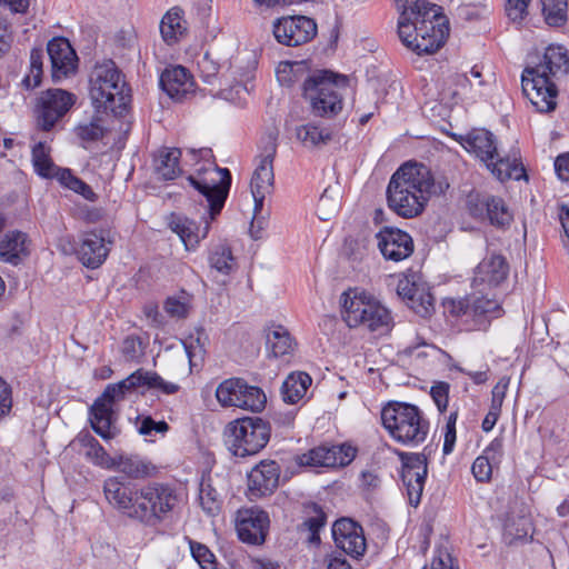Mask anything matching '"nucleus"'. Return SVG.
I'll list each match as a JSON object with an SVG mask.
<instances>
[{
	"mask_svg": "<svg viewBox=\"0 0 569 569\" xmlns=\"http://www.w3.org/2000/svg\"><path fill=\"white\" fill-rule=\"evenodd\" d=\"M449 188L446 179H436L432 171L418 162H406L391 176L387 187L389 209L405 219L419 217L431 197Z\"/></svg>",
	"mask_w": 569,
	"mask_h": 569,
	"instance_id": "1",
	"label": "nucleus"
},
{
	"mask_svg": "<svg viewBox=\"0 0 569 569\" xmlns=\"http://www.w3.org/2000/svg\"><path fill=\"white\" fill-rule=\"evenodd\" d=\"M400 12L398 36L408 49L421 53H433L449 36L448 21L440 8L427 0H396Z\"/></svg>",
	"mask_w": 569,
	"mask_h": 569,
	"instance_id": "2",
	"label": "nucleus"
},
{
	"mask_svg": "<svg viewBox=\"0 0 569 569\" xmlns=\"http://www.w3.org/2000/svg\"><path fill=\"white\" fill-rule=\"evenodd\" d=\"M569 69L567 50L561 46H549L539 64L526 68L522 73V90L539 112H550L557 106V88L551 80Z\"/></svg>",
	"mask_w": 569,
	"mask_h": 569,
	"instance_id": "3",
	"label": "nucleus"
},
{
	"mask_svg": "<svg viewBox=\"0 0 569 569\" xmlns=\"http://www.w3.org/2000/svg\"><path fill=\"white\" fill-rule=\"evenodd\" d=\"M148 386L162 390L164 393H174L178 386L166 382L156 372L137 370L118 383L107 386L103 393L94 401L90 409V422L92 429L103 439H111L114 436L112 428V405L123 399L124 395L132 389Z\"/></svg>",
	"mask_w": 569,
	"mask_h": 569,
	"instance_id": "4",
	"label": "nucleus"
},
{
	"mask_svg": "<svg viewBox=\"0 0 569 569\" xmlns=\"http://www.w3.org/2000/svg\"><path fill=\"white\" fill-rule=\"evenodd\" d=\"M90 98L98 111L122 116L131 101V91L112 60L97 62L90 73Z\"/></svg>",
	"mask_w": 569,
	"mask_h": 569,
	"instance_id": "5",
	"label": "nucleus"
},
{
	"mask_svg": "<svg viewBox=\"0 0 569 569\" xmlns=\"http://www.w3.org/2000/svg\"><path fill=\"white\" fill-rule=\"evenodd\" d=\"M348 84L346 76L319 70L305 80L303 94L316 116L330 118L342 110Z\"/></svg>",
	"mask_w": 569,
	"mask_h": 569,
	"instance_id": "6",
	"label": "nucleus"
},
{
	"mask_svg": "<svg viewBox=\"0 0 569 569\" xmlns=\"http://www.w3.org/2000/svg\"><path fill=\"white\" fill-rule=\"evenodd\" d=\"M381 421L389 435L405 445L423 442L429 431V422L420 409L406 402H390L385 406Z\"/></svg>",
	"mask_w": 569,
	"mask_h": 569,
	"instance_id": "7",
	"label": "nucleus"
},
{
	"mask_svg": "<svg viewBox=\"0 0 569 569\" xmlns=\"http://www.w3.org/2000/svg\"><path fill=\"white\" fill-rule=\"evenodd\" d=\"M270 436V423L260 417L236 419L224 430L229 450L241 458L260 452L269 442Z\"/></svg>",
	"mask_w": 569,
	"mask_h": 569,
	"instance_id": "8",
	"label": "nucleus"
},
{
	"mask_svg": "<svg viewBox=\"0 0 569 569\" xmlns=\"http://www.w3.org/2000/svg\"><path fill=\"white\" fill-rule=\"evenodd\" d=\"M342 317L350 328L366 327L370 331L387 330L391 323L389 310L372 296L361 292H343Z\"/></svg>",
	"mask_w": 569,
	"mask_h": 569,
	"instance_id": "9",
	"label": "nucleus"
},
{
	"mask_svg": "<svg viewBox=\"0 0 569 569\" xmlns=\"http://www.w3.org/2000/svg\"><path fill=\"white\" fill-rule=\"evenodd\" d=\"M134 501L133 519L147 525H157L173 509L177 497L168 486L149 483L138 490Z\"/></svg>",
	"mask_w": 569,
	"mask_h": 569,
	"instance_id": "10",
	"label": "nucleus"
},
{
	"mask_svg": "<svg viewBox=\"0 0 569 569\" xmlns=\"http://www.w3.org/2000/svg\"><path fill=\"white\" fill-rule=\"evenodd\" d=\"M188 181L206 197L209 203L210 220H213L220 213L227 199L231 184L230 171L213 166L206 169L203 173L189 176Z\"/></svg>",
	"mask_w": 569,
	"mask_h": 569,
	"instance_id": "11",
	"label": "nucleus"
},
{
	"mask_svg": "<svg viewBox=\"0 0 569 569\" xmlns=\"http://www.w3.org/2000/svg\"><path fill=\"white\" fill-rule=\"evenodd\" d=\"M216 397L223 407H238L250 411H261L267 401L260 388L249 386L240 378L222 381L216 390Z\"/></svg>",
	"mask_w": 569,
	"mask_h": 569,
	"instance_id": "12",
	"label": "nucleus"
},
{
	"mask_svg": "<svg viewBox=\"0 0 569 569\" xmlns=\"http://www.w3.org/2000/svg\"><path fill=\"white\" fill-rule=\"evenodd\" d=\"M76 96L62 89H50L41 94L37 104L38 126L49 131L74 104Z\"/></svg>",
	"mask_w": 569,
	"mask_h": 569,
	"instance_id": "13",
	"label": "nucleus"
},
{
	"mask_svg": "<svg viewBox=\"0 0 569 569\" xmlns=\"http://www.w3.org/2000/svg\"><path fill=\"white\" fill-rule=\"evenodd\" d=\"M273 34L279 43L297 47L315 38L317 24L305 16L283 17L273 23Z\"/></svg>",
	"mask_w": 569,
	"mask_h": 569,
	"instance_id": "14",
	"label": "nucleus"
},
{
	"mask_svg": "<svg viewBox=\"0 0 569 569\" xmlns=\"http://www.w3.org/2000/svg\"><path fill=\"white\" fill-rule=\"evenodd\" d=\"M427 458L423 453L402 455V481L407 488V495L411 506L420 502L427 477Z\"/></svg>",
	"mask_w": 569,
	"mask_h": 569,
	"instance_id": "15",
	"label": "nucleus"
},
{
	"mask_svg": "<svg viewBox=\"0 0 569 569\" xmlns=\"http://www.w3.org/2000/svg\"><path fill=\"white\" fill-rule=\"evenodd\" d=\"M467 204L472 217L479 219L487 218L491 224L503 227L512 220L508 207L499 197L470 193Z\"/></svg>",
	"mask_w": 569,
	"mask_h": 569,
	"instance_id": "16",
	"label": "nucleus"
},
{
	"mask_svg": "<svg viewBox=\"0 0 569 569\" xmlns=\"http://www.w3.org/2000/svg\"><path fill=\"white\" fill-rule=\"evenodd\" d=\"M269 517L263 510L256 508L240 509L236 517V529L241 541L261 545L266 540Z\"/></svg>",
	"mask_w": 569,
	"mask_h": 569,
	"instance_id": "17",
	"label": "nucleus"
},
{
	"mask_svg": "<svg viewBox=\"0 0 569 569\" xmlns=\"http://www.w3.org/2000/svg\"><path fill=\"white\" fill-rule=\"evenodd\" d=\"M47 52L51 62V77L59 82L76 73L78 57L70 42L62 37L51 39L47 44Z\"/></svg>",
	"mask_w": 569,
	"mask_h": 569,
	"instance_id": "18",
	"label": "nucleus"
},
{
	"mask_svg": "<svg viewBox=\"0 0 569 569\" xmlns=\"http://www.w3.org/2000/svg\"><path fill=\"white\" fill-rule=\"evenodd\" d=\"M377 244L383 258L395 262L410 257L413 252L411 236L398 228L385 227L377 236Z\"/></svg>",
	"mask_w": 569,
	"mask_h": 569,
	"instance_id": "19",
	"label": "nucleus"
},
{
	"mask_svg": "<svg viewBox=\"0 0 569 569\" xmlns=\"http://www.w3.org/2000/svg\"><path fill=\"white\" fill-rule=\"evenodd\" d=\"M280 467L273 460H263L248 475V492L250 499L271 495L279 485Z\"/></svg>",
	"mask_w": 569,
	"mask_h": 569,
	"instance_id": "20",
	"label": "nucleus"
},
{
	"mask_svg": "<svg viewBox=\"0 0 569 569\" xmlns=\"http://www.w3.org/2000/svg\"><path fill=\"white\" fill-rule=\"evenodd\" d=\"M332 536L337 547L351 557L358 558L366 551L362 527L351 519L337 520L332 527Z\"/></svg>",
	"mask_w": 569,
	"mask_h": 569,
	"instance_id": "21",
	"label": "nucleus"
},
{
	"mask_svg": "<svg viewBox=\"0 0 569 569\" xmlns=\"http://www.w3.org/2000/svg\"><path fill=\"white\" fill-rule=\"evenodd\" d=\"M162 90L173 100L181 102L194 93V81L182 66L167 68L160 77Z\"/></svg>",
	"mask_w": 569,
	"mask_h": 569,
	"instance_id": "22",
	"label": "nucleus"
},
{
	"mask_svg": "<svg viewBox=\"0 0 569 569\" xmlns=\"http://www.w3.org/2000/svg\"><path fill=\"white\" fill-rule=\"evenodd\" d=\"M460 144L469 152L475 153L485 164L498 156L497 140L486 129H472L459 137Z\"/></svg>",
	"mask_w": 569,
	"mask_h": 569,
	"instance_id": "23",
	"label": "nucleus"
},
{
	"mask_svg": "<svg viewBox=\"0 0 569 569\" xmlns=\"http://www.w3.org/2000/svg\"><path fill=\"white\" fill-rule=\"evenodd\" d=\"M277 144L276 136H269V142L260 156L259 163L252 174L250 187L251 191L271 192L273 187V158L276 156Z\"/></svg>",
	"mask_w": 569,
	"mask_h": 569,
	"instance_id": "24",
	"label": "nucleus"
},
{
	"mask_svg": "<svg viewBox=\"0 0 569 569\" xmlns=\"http://www.w3.org/2000/svg\"><path fill=\"white\" fill-rule=\"evenodd\" d=\"M77 253L86 267L94 269L101 266L109 253L103 233L96 231L84 233Z\"/></svg>",
	"mask_w": 569,
	"mask_h": 569,
	"instance_id": "25",
	"label": "nucleus"
},
{
	"mask_svg": "<svg viewBox=\"0 0 569 569\" xmlns=\"http://www.w3.org/2000/svg\"><path fill=\"white\" fill-rule=\"evenodd\" d=\"M138 490L123 485L117 477L108 478L103 486L104 496L109 503L130 518H133Z\"/></svg>",
	"mask_w": 569,
	"mask_h": 569,
	"instance_id": "26",
	"label": "nucleus"
},
{
	"mask_svg": "<svg viewBox=\"0 0 569 569\" xmlns=\"http://www.w3.org/2000/svg\"><path fill=\"white\" fill-rule=\"evenodd\" d=\"M509 273V264L501 254L485 258L476 268L473 283L495 287L501 283Z\"/></svg>",
	"mask_w": 569,
	"mask_h": 569,
	"instance_id": "27",
	"label": "nucleus"
},
{
	"mask_svg": "<svg viewBox=\"0 0 569 569\" xmlns=\"http://www.w3.org/2000/svg\"><path fill=\"white\" fill-rule=\"evenodd\" d=\"M30 253V240L24 232L9 231L0 239V260L17 266Z\"/></svg>",
	"mask_w": 569,
	"mask_h": 569,
	"instance_id": "28",
	"label": "nucleus"
},
{
	"mask_svg": "<svg viewBox=\"0 0 569 569\" xmlns=\"http://www.w3.org/2000/svg\"><path fill=\"white\" fill-rule=\"evenodd\" d=\"M171 230L177 233L186 246L187 250L194 249L204 239L210 229V221L206 220L200 228L188 218L176 217L170 221Z\"/></svg>",
	"mask_w": 569,
	"mask_h": 569,
	"instance_id": "29",
	"label": "nucleus"
},
{
	"mask_svg": "<svg viewBox=\"0 0 569 569\" xmlns=\"http://www.w3.org/2000/svg\"><path fill=\"white\" fill-rule=\"evenodd\" d=\"M160 32L163 41L168 44H174L184 37L187 32V21L183 18V10L173 7L167 11L160 21Z\"/></svg>",
	"mask_w": 569,
	"mask_h": 569,
	"instance_id": "30",
	"label": "nucleus"
},
{
	"mask_svg": "<svg viewBox=\"0 0 569 569\" xmlns=\"http://www.w3.org/2000/svg\"><path fill=\"white\" fill-rule=\"evenodd\" d=\"M490 172L501 182L513 179L520 180L527 178L526 171L519 159L513 154L512 157H500L491 159V163H486Z\"/></svg>",
	"mask_w": 569,
	"mask_h": 569,
	"instance_id": "31",
	"label": "nucleus"
},
{
	"mask_svg": "<svg viewBox=\"0 0 569 569\" xmlns=\"http://www.w3.org/2000/svg\"><path fill=\"white\" fill-rule=\"evenodd\" d=\"M499 315L500 306L497 300L485 296H470V320L473 328L481 329L490 317H498Z\"/></svg>",
	"mask_w": 569,
	"mask_h": 569,
	"instance_id": "32",
	"label": "nucleus"
},
{
	"mask_svg": "<svg viewBox=\"0 0 569 569\" xmlns=\"http://www.w3.org/2000/svg\"><path fill=\"white\" fill-rule=\"evenodd\" d=\"M181 150L178 148H162L154 157V170L163 180H172L177 178L181 170L179 159Z\"/></svg>",
	"mask_w": 569,
	"mask_h": 569,
	"instance_id": "33",
	"label": "nucleus"
},
{
	"mask_svg": "<svg viewBox=\"0 0 569 569\" xmlns=\"http://www.w3.org/2000/svg\"><path fill=\"white\" fill-rule=\"evenodd\" d=\"M296 137L307 149H317L332 140V131L328 127L307 123L297 127Z\"/></svg>",
	"mask_w": 569,
	"mask_h": 569,
	"instance_id": "34",
	"label": "nucleus"
},
{
	"mask_svg": "<svg viewBox=\"0 0 569 569\" xmlns=\"http://www.w3.org/2000/svg\"><path fill=\"white\" fill-rule=\"evenodd\" d=\"M267 349L273 357H282L293 351L295 342L289 331L282 326H272L266 336Z\"/></svg>",
	"mask_w": 569,
	"mask_h": 569,
	"instance_id": "35",
	"label": "nucleus"
},
{
	"mask_svg": "<svg viewBox=\"0 0 569 569\" xmlns=\"http://www.w3.org/2000/svg\"><path fill=\"white\" fill-rule=\"evenodd\" d=\"M111 469L124 473L129 478L137 479L150 476L154 468L150 462L144 461L138 456L120 455L114 457V465Z\"/></svg>",
	"mask_w": 569,
	"mask_h": 569,
	"instance_id": "36",
	"label": "nucleus"
},
{
	"mask_svg": "<svg viewBox=\"0 0 569 569\" xmlns=\"http://www.w3.org/2000/svg\"><path fill=\"white\" fill-rule=\"evenodd\" d=\"M312 380L306 372L290 373L282 383V397L287 403H297L306 395Z\"/></svg>",
	"mask_w": 569,
	"mask_h": 569,
	"instance_id": "37",
	"label": "nucleus"
},
{
	"mask_svg": "<svg viewBox=\"0 0 569 569\" xmlns=\"http://www.w3.org/2000/svg\"><path fill=\"white\" fill-rule=\"evenodd\" d=\"M32 164L34 171L43 178H52L57 177V171L59 170L51 157H50V147L44 142H38L32 148Z\"/></svg>",
	"mask_w": 569,
	"mask_h": 569,
	"instance_id": "38",
	"label": "nucleus"
},
{
	"mask_svg": "<svg viewBox=\"0 0 569 569\" xmlns=\"http://www.w3.org/2000/svg\"><path fill=\"white\" fill-rule=\"evenodd\" d=\"M302 466L333 468L341 463L338 460L333 447H317L300 457Z\"/></svg>",
	"mask_w": 569,
	"mask_h": 569,
	"instance_id": "39",
	"label": "nucleus"
},
{
	"mask_svg": "<svg viewBox=\"0 0 569 569\" xmlns=\"http://www.w3.org/2000/svg\"><path fill=\"white\" fill-rule=\"evenodd\" d=\"M80 442L86 448V457L93 463L111 469L114 465V457H110L96 438L90 435L82 436Z\"/></svg>",
	"mask_w": 569,
	"mask_h": 569,
	"instance_id": "40",
	"label": "nucleus"
},
{
	"mask_svg": "<svg viewBox=\"0 0 569 569\" xmlns=\"http://www.w3.org/2000/svg\"><path fill=\"white\" fill-rule=\"evenodd\" d=\"M406 305L422 318L431 316L435 311V298L429 288L425 284L416 292L415 296L409 297Z\"/></svg>",
	"mask_w": 569,
	"mask_h": 569,
	"instance_id": "41",
	"label": "nucleus"
},
{
	"mask_svg": "<svg viewBox=\"0 0 569 569\" xmlns=\"http://www.w3.org/2000/svg\"><path fill=\"white\" fill-rule=\"evenodd\" d=\"M545 20L549 26L558 27L566 22L568 12L567 0H540Z\"/></svg>",
	"mask_w": 569,
	"mask_h": 569,
	"instance_id": "42",
	"label": "nucleus"
},
{
	"mask_svg": "<svg viewBox=\"0 0 569 569\" xmlns=\"http://www.w3.org/2000/svg\"><path fill=\"white\" fill-rule=\"evenodd\" d=\"M209 263L222 274H229L236 266L231 249L226 244H218L212 249Z\"/></svg>",
	"mask_w": 569,
	"mask_h": 569,
	"instance_id": "43",
	"label": "nucleus"
},
{
	"mask_svg": "<svg viewBox=\"0 0 569 569\" xmlns=\"http://www.w3.org/2000/svg\"><path fill=\"white\" fill-rule=\"evenodd\" d=\"M57 179L68 189L81 194L84 199L94 201L97 196L89 184L74 177L69 169L57 171Z\"/></svg>",
	"mask_w": 569,
	"mask_h": 569,
	"instance_id": "44",
	"label": "nucleus"
},
{
	"mask_svg": "<svg viewBox=\"0 0 569 569\" xmlns=\"http://www.w3.org/2000/svg\"><path fill=\"white\" fill-rule=\"evenodd\" d=\"M42 59L43 53L41 49L31 50L30 70L29 73L22 79V84L27 89H33L40 84L42 77Z\"/></svg>",
	"mask_w": 569,
	"mask_h": 569,
	"instance_id": "45",
	"label": "nucleus"
},
{
	"mask_svg": "<svg viewBox=\"0 0 569 569\" xmlns=\"http://www.w3.org/2000/svg\"><path fill=\"white\" fill-rule=\"evenodd\" d=\"M199 500L203 511L210 516H214L220 510L218 492L207 481H202L200 485Z\"/></svg>",
	"mask_w": 569,
	"mask_h": 569,
	"instance_id": "46",
	"label": "nucleus"
},
{
	"mask_svg": "<svg viewBox=\"0 0 569 569\" xmlns=\"http://www.w3.org/2000/svg\"><path fill=\"white\" fill-rule=\"evenodd\" d=\"M500 447L499 442L493 441L489 448L486 449L485 455L479 456L472 463L471 471L475 478L480 481L485 482L490 480L492 475V466L489 460L488 453L495 448Z\"/></svg>",
	"mask_w": 569,
	"mask_h": 569,
	"instance_id": "47",
	"label": "nucleus"
},
{
	"mask_svg": "<svg viewBox=\"0 0 569 569\" xmlns=\"http://www.w3.org/2000/svg\"><path fill=\"white\" fill-rule=\"evenodd\" d=\"M182 345L189 359L190 367L198 366L203 361L206 349L204 345L201 342V336L199 333L196 337L189 336L182 341Z\"/></svg>",
	"mask_w": 569,
	"mask_h": 569,
	"instance_id": "48",
	"label": "nucleus"
},
{
	"mask_svg": "<svg viewBox=\"0 0 569 569\" xmlns=\"http://www.w3.org/2000/svg\"><path fill=\"white\" fill-rule=\"evenodd\" d=\"M74 132L82 142L98 141L103 137V128L98 118H93L89 122L78 124Z\"/></svg>",
	"mask_w": 569,
	"mask_h": 569,
	"instance_id": "49",
	"label": "nucleus"
},
{
	"mask_svg": "<svg viewBox=\"0 0 569 569\" xmlns=\"http://www.w3.org/2000/svg\"><path fill=\"white\" fill-rule=\"evenodd\" d=\"M311 511L313 515L306 519L302 526L311 532L309 542L319 543V531L326 525L327 519L325 512L317 505L311 506Z\"/></svg>",
	"mask_w": 569,
	"mask_h": 569,
	"instance_id": "50",
	"label": "nucleus"
},
{
	"mask_svg": "<svg viewBox=\"0 0 569 569\" xmlns=\"http://www.w3.org/2000/svg\"><path fill=\"white\" fill-rule=\"evenodd\" d=\"M445 313L452 317H466L470 320V296L467 298H446L442 301Z\"/></svg>",
	"mask_w": 569,
	"mask_h": 569,
	"instance_id": "51",
	"label": "nucleus"
},
{
	"mask_svg": "<svg viewBox=\"0 0 569 569\" xmlns=\"http://www.w3.org/2000/svg\"><path fill=\"white\" fill-rule=\"evenodd\" d=\"M190 550L201 569H216L214 556L207 546L190 540Z\"/></svg>",
	"mask_w": 569,
	"mask_h": 569,
	"instance_id": "52",
	"label": "nucleus"
},
{
	"mask_svg": "<svg viewBox=\"0 0 569 569\" xmlns=\"http://www.w3.org/2000/svg\"><path fill=\"white\" fill-rule=\"evenodd\" d=\"M198 67L204 82L211 83L220 70L219 63L209 54L204 53L198 61Z\"/></svg>",
	"mask_w": 569,
	"mask_h": 569,
	"instance_id": "53",
	"label": "nucleus"
},
{
	"mask_svg": "<svg viewBox=\"0 0 569 569\" xmlns=\"http://www.w3.org/2000/svg\"><path fill=\"white\" fill-rule=\"evenodd\" d=\"M422 283H418L415 277L403 276L398 280L397 293L405 301L408 302L409 297L416 295V292L422 287Z\"/></svg>",
	"mask_w": 569,
	"mask_h": 569,
	"instance_id": "54",
	"label": "nucleus"
},
{
	"mask_svg": "<svg viewBox=\"0 0 569 569\" xmlns=\"http://www.w3.org/2000/svg\"><path fill=\"white\" fill-rule=\"evenodd\" d=\"M458 418V412L452 411L447 418L446 423V432H445V441H443V453L449 455L452 452L455 443H456V422Z\"/></svg>",
	"mask_w": 569,
	"mask_h": 569,
	"instance_id": "55",
	"label": "nucleus"
},
{
	"mask_svg": "<svg viewBox=\"0 0 569 569\" xmlns=\"http://www.w3.org/2000/svg\"><path fill=\"white\" fill-rule=\"evenodd\" d=\"M449 383L438 382L431 387L430 395L440 412L446 411L449 401Z\"/></svg>",
	"mask_w": 569,
	"mask_h": 569,
	"instance_id": "56",
	"label": "nucleus"
},
{
	"mask_svg": "<svg viewBox=\"0 0 569 569\" xmlns=\"http://www.w3.org/2000/svg\"><path fill=\"white\" fill-rule=\"evenodd\" d=\"M121 352L127 360L137 359L142 353V342L139 338L129 336L121 346Z\"/></svg>",
	"mask_w": 569,
	"mask_h": 569,
	"instance_id": "57",
	"label": "nucleus"
},
{
	"mask_svg": "<svg viewBox=\"0 0 569 569\" xmlns=\"http://www.w3.org/2000/svg\"><path fill=\"white\" fill-rule=\"evenodd\" d=\"M299 67V63L295 62H281L279 63L276 76L280 84L290 87L295 80V68Z\"/></svg>",
	"mask_w": 569,
	"mask_h": 569,
	"instance_id": "58",
	"label": "nucleus"
},
{
	"mask_svg": "<svg viewBox=\"0 0 569 569\" xmlns=\"http://www.w3.org/2000/svg\"><path fill=\"white\" fill-rule=\"evenodd\" d=\"M530 0H507V14L512 21H521L527 14Z\"/></svg>",
	"mask_w": 569,
	"mask_h": 569,
	"instance_id": "59",
	"label": "nucleus"
},
{
	"mask_svg": "<svg viewBox=\"0 0 569 569\" xmlns=\"http://www.w3.org/2000/svg\"><path fill=\"white\" fill-rule=\"evenodd\" d=\"M169 426L166 421H154L151 417H146L141 421L139 432L141 435L150 436L153 431L158 433H166Z\"/></svg>",
	"mask_w": 569,
	"mask_h": 569,
	"instance_id": "60",
	"label": "nucleus"
},
{
	"mask_svg": "<svg viewBox=\"0 0 569 569\" xmlns=\"http://www.w3.org/2000/svg\"><path fill=\"white\" fill-rule=\"evenodd\" d=\"M12 42V31L10 23L3 17H0V57L9 51Z\"/></svg>",
	"mask_w": 569,
	"mask_h": 569,
	"instance_id": "61",
	"label": "nucleus"
},
{
	"mask_svg": "<svg viewBox=\"0 0 569 569\" xmlns=\"http://www.w3.org/2000/svg\"><path fill=\"white\" fill-rule=\"evenodd\" d=\"M164 310L172 317H184L188 313V305L174 297L167 299L164 303Z\"/></svg>",
	"mask_w": 569,
	"mask_h": 569,
	"instance_id": "62",
	"label": "nucleus"
},
{
	"mask_svg": "<svg viewBox=\"0 0 569 569\" xmlns=\"http://www.w3.org/2000/svg\"><path fill=\"white\" fill-rule=\"evenodd\" d=\"M337 209L336 202L331 201L330 198L327 196V190L325 193L320 197L317 211L319 214V218L323 221L329 220L331 213H333Z\"/></svg>",
	"mask_w": 569,
	"mask_h": 569,
	"instance_id": "63",
	"label": "nucleus"
},
{
	"mask_svg": "<svg viewBox=\"0 0 569 569\" xmlns=\"http://www.w3.org/2000/svg\"><path fill=\"white\" fill-rule=\"evenodd\" d=\"M555 169L561 180L569 181V152L556 158Z\"/></svg>",
	"mask_w": 569,
	"mask_h": 569,
	"instance_id": "64",
	"label": "nucleus"
}]
</instances>
